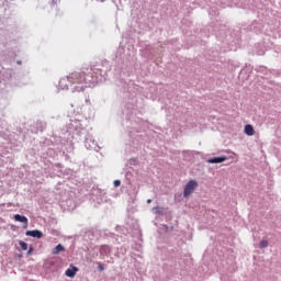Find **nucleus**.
Listing matches in <instances>:
<instances>
[{
    "label": "nucleus",
    "mask_w": 281,
    "mask_h": 281,
    "mask_svg": "<svg viewBox=\"0 0 281 281\" xmlns=\"http://www.w3.org/2000/svg\"><path fill=\"white\" fill-rule=\"evenodd\" d=\"M199 188V182L196 180H190L186 186L183 190V196L184 199H190L192 194H194V190Z\"/></svg>",
    "instance_id": "obj_1"
},
{
    "label": "nucleus",
    "mask_w": 281,
    "mask_h": 281,
    "mask_svg": "<svg viewBox=\"0 0 281 281\" xmlns=\"http://www.w3.org/2000/svg\"><path fill=\"white\" fill-rule=\"evenodd\" d=\"M85 72H72L69 78L70 80H74L76 85H82V82H86L87 80Z\"/></svg>",
    "instance_id": "obj_2"
},
{
    "label": "nucleus",
    "mask_w": 281,
    "mask_h": 281,
    "mask_svg": "<svg viewBox=\"0 0 281 281\" xmlns=\"http://www.w3.org/2000/svg\"><path fill=\"white\" fill-rule=\"evenodd\" d=\"M13 218L18 223H23L24 224V229H27L29 221H27V217L25 215L15 214V215H13Z\"/></svg>",
    "instance_id": "obj_3"
},
{
    "label": "nucleus",
    "mask_w": 281,
    "mask_h": 281,
    "mask_svg": "<svg viewBox=\"0 0 281 281\" xmlns=\"http://www.w3.org/2000/svg\"><path fill=\"white\" fill-rule=\"evenodd\" d=\"M244 133L245 135H248V137H252V135L256 134V131L254 130V125L246 124L244 127Z\"/></svg>",
    "instance_id": "obj_4"
},
{
    "label": "nucleus",
    "mask_w": 281,
    "mask_h": 281,
    "mask_svg": "<svg viewBox=\"0 0 281 281\" xmlns=\"http://www.w3.org/2000/svg\"><path fill=\"white\" fill-rule=\"evenodd\" d=\"M223 161H227L226 156L211 158L207 160V164H223Z\"/></svg>",
    "instance_id": "obj_5"
},
{
    "label": "nucleus",
    "mask_w": 281,
    "mask_h": 281,
    "mask_svg": "<svg viewBox=\"0 0 281 281\" xmlns=\"http://www.w3.org/2000/svg\"><path fill=\"white\" fill-rule=\"evenodd\" d=\"M26 236H32V238H42L43 237V233L38 229H34V231H27L26 232Z\"/></svg>",
    "instance_id": "obj_6"
},
{
    "label": "nucleus",
    "mask_w": 281,
    "mask_h": 281,
    "mask_svg": "<svg viewBox=\"0 0 281 281\" xmlns=\"http://www.w3.org/2000/svg\"><path fill=\"white\" fill-rule=\"evenodd\" d=\"M76 273H78V268L71 267L66 270L65 276H67V278H76Z\"/></svg>",
    "instance_id": "obj_7"
},
{
    "label": "nucleus",
    "mask_w": 281,
    "mask_h": 281,
    "mask_svg": "<svg viewBox=\"0 0 281 281\" xmlns=\"http://www.w3.org/2000/svg\"><path fill=\"white\" fill-rule=\"evenodd\" d=\"M60 251H65V247L61 244L57 245L53 249V256H58V254H60Z\"/></svg>",
    "instance_id": "obj_8"
},
{
    "label": "nucleus",
    "mask_w": 281,
    "mask_h": 281,
    "mask_svg": "<svg viewBox=\"0 0 281 281\" xmlns=\"http://www.w3.org/2000/svg\"><path fill=\"white\" fill-rule=\"evenodd\" d=\"M259 247H260V249H267V247H269V241L266 240V239H262V240L259 243Z\"/></svg>",
    "instance_id": "obj_9"
},
{
    "label": "nucleus",
    "mask_w": 281,
    "mask_h": 281,
    "mask_svg": "<svg viewBox=\"0 0 281 281\" xmlns=\"http://www.w3.org/2000/svg\"><path fill=\"white\" fill-rule=\"evenodd\" d=\"M19 245H20V247H21V249H22L23 251H27V243H25V241H20Z\"/></svg>",
    "instance_id": "obj_10"
},
{
    "label": "nucleus",
    "mask_w": 281,
    "mask_h": 281,
    "mask_svg": "<svg viewBox=\"0 0 281 281\" xmlns=\"http://www.w3.org/2000/svg\"><path fill=\"white\" fill-rule=\"evenodd\" d=\"M121 183H122V182H121L120 180H114V186H115V188L120 187Z\"/></svg>",
    "instance_id": "obj_11"
},
{
    "label": "nucleus",
    "mask_w": 281,
    "mask_h": 281,
    "mask_svg": "<svg viewBox=\"0 0 281 281\" xmlns=\"http://www.w3.org/2000/svg\"><path fill=\"white\" fill-rule=\"evenodd\" d=\"M98 269H99V271H104V266L100 265V266L98 267Z\"/></svg>",
    "instance_id": "obj_12"
},
{
    "label": "nucleus",
    "mask_w": 281,
    "mask_h": 281,
    "mask_svg": "<svg viewBox=\"0 0 281 281\" xmlns=\"http://www.w3.org/2000/svg\"><path fill=\"white\" fill-rule=\"evenodd\" d=\"M147 203H153V200H150V199H149V200H147Z\"/></svg>",
    "instance_id": "obj_13"
},
{
    "label": "nucleus",
    "mask_w": 281,
    "mask_h": 281,
    "mask_svg": "<svg viewBox=\"0 0 281 281\" xmlns=\"http://www.w3.org/2000/svg\"><path fill=\"white\" fill-rule=\"evenodd\" d=\"M29 254H32V250H29Z\"/></svg>",
    "instance_id": "obj_14"
}]
</instances>
